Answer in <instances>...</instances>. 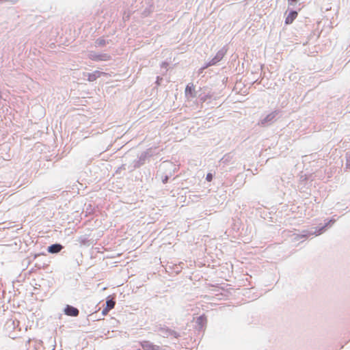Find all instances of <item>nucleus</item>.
<instances>
[{
  "mask_svg": "<svg viewBox=\"0 0 350 350\" xmlns=\"http://www.w3.org/2000/svg\"><path fill=\"white\" fill-rule=\"evenodd\" d=\"M63 247L59 244H53L48 247V252L51 254L59 252Z\"/></svg>",
  "mask_w": 350,
  "mask_h": 350,
  "instance_id": "nucleus-4",
  "label": "nucleus"
},
{
  "mask_svg": "<svg viewBox=\"0 0 350 350\" xmlns=\"http://www.w3.org/2000/svg\"><path fill=\"white\" fill-rule=\"evenodd\" d=\"M96 59H99V60H105V59H107V58H104V59H103V58H101V57H97V58H96Z\"/></svg>",
  "mask_w": 350,
  "mask_h": 350,
  "instance_id": "nucleus-8",
  "label": "nucleus"
},
{
  "mask_svg": "<svg viewBox=\"0 0 350 350\" xmlns=\"http://www.w3.org/2000/svg\"><path fill=\"white\" fill-rule=\"evenodd\" d=\"M64 312L66 315L70 317H77L79 315V310L69 305L64 309Z\"/></svg>",
  "mask_w": 350,
  "mask_h": 350,
  "instance_id": "nucleus-2",
  "label": "nucleus"
},
{
  "mask_svg": "<svg viewBox=\"0 0 350 350\" xmlns=\"http://www.w3.org/2000/svg\"><path fill=\"white\" fill-rule=\"evenodd\" d=\"M140 345L144 350H162L160 346L147 340L140 342Z\"/></svg>",
  "mask_w": 350,
  "mask_h": 350,
  "instance_id": "nucleus-1",
  "label": "nucleus"
},
{
  "mask_svg": "<svg viewBox=\"0 0 350 350\" xmlns=\"http://www.w3.org/2000/svg\"><path fill=\"white\" fill-rule=\"evenodd\" d=\"M297 14H298L296 11H291L286 16L285 19V23L286 25L291 24L293 22V21L297 18Z\"/></svg>",
  "mask_w": 350,
  "mask_h": 350,
  "instance_id": "nucleus-3",
  "label": "nucleus"
},
{
  "mask_svg": "<svg viewBox=\"0 0 350 350\" xmlns=\"http://www.w3.org/2000/svg\"><path fill=\"white\" fill-rule=\"evenodd\" d=\"M213 174L211 173H208L206 177L207 181L211 182L213 180Z\"/></svg>",
  "mask_w": 350,
  "mask_h": 350,
  "instance_id": "nucleus-7",
  "label": "nucleus"
},
{
  "mask_svg": "<svg viewBox=\"0 0 350 350\" xmlns=\"http://www.w3.org/2000/svg\"><path fill=\"white\" fill-rule=\"evenodd\" d=\"M167 332L169 334H172L173 332L171 331V330H167Z\"/></svg>",
  "mask_w": 350,
  "mask_h": 350,
  "instance_id": "nucleus-9",
  "label": "nucleus"
},
{
  "mask_svg": "<svg viewBox=\"0 0 350 350\" xmlns=\"http://www.w3.org/2000/svg\"><path fill=\"white\" fill-rule=\"evenodd\" d=\"M222 57L223 55L218 53L216 56L208 63L207 66L215 64L217 62H219Z\"/></svg>",
  "mask_w": 350,
  "mask_h": 350,
  "instance_id": "nucleus-6",
  "label": "nucleus"
},
{
  "mask_svg": "<svg viewBox=\"0 0 350 350\" xmlns=\"http://www.w3.org/2000/svg\"><path fill=\"white\" fill-rule=\"evenodd\" d=\"M106 304H107V306L103 311V314H106L107 312H109L110 310H111L112 308H114L115 301L111 299L108 300V301H107Z\"/></svg>",
  "mask_w": 350,
  "mask_h": 350,
  "instance_id": "nucleus-5",
  "label": "nucleus"
}]
</instances>
